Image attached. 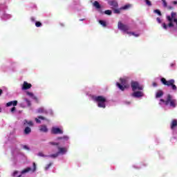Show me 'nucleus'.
Returning a JSON list of instances; mask_svg holds the SVG:
<instances>
[{
  "instance_id": "obj_1",
  "label": "nucleus",
  "mask_w": 177,
  "mask_h": 177,
  "mask_svg": "<svg viewBox=\"0 0 177 177\" xmlns=\"http://www.w3.org/2000/svg\"><path fill=\"white\" fill-rule=\"evenodd\" d=\"M118 27L119 30H121V31H123V32H126L127 34H129V35H133L134 37H139V34H135V32H129V26L128 25H125L121 21L118 22Z\"/></svg>"
},
{
  "instance_id": "obj_2",
  "label": "nucleus",
  "mask_w": 177,
  "mask_h": 177,
  "mask_svg": "<svg viewBox=\"0 0 177 177\" xmlns=\"http://www.w3.org/2000/svg\"><path fill=\"white\" fill-rule=\"evenodd\" d=\"M167 19L169 21V27H176L177 28L176 12H171V17L167 16Z\"/></svg>"
},
{
  "instance_id": "obj_3",
  "label": "nucleus",
  "mask_w": 177,
  "mask_h": 177,
  "mask_svg": "<svg viewBox=\"0 0 177 177\" xmlns=\"http://www.w3.org/2000/svg\"><path fill=\"white\" fill-rule=\"evenodd\" d=\"M161 82L163 84V85H167V86H171L172 91H174V92H176L177 87H176V85H175V80L171 79L170 80L167 81L165 78L162 77L161 79Z\"/></svg>"
},
{
  "instance_id": "obj_4",
  "label": "nucleus",
  "mask_w": 177,
  "mask_h": 177,
  "mask_svg": "<svg viewBox=\"0 0 177 177\" xmlns=\"http://www.w3.org/2000/svg\"><path fill=\"white\" fill-rule=\"evenodd\" d=\"M94 100L97 102L98 107H102V109H106V98L102 95L95 97Z\"/></svg>"
},
{
  "instance_id": "obj_5",
  "label": "nucleus",
  "mask_w": 177,
  "mask_h": 177,
  "mask_svg": "<svg viewBox=\"0 0 177 177\" xmlns=\"http://www.w3.org/2000/svg\"><path fill=\"white\" fill-rule=\"evenodd\" d=\"M116 85L120 91H124L125 88H128L129 86V84H128V79L120 78V84L117 83Z\"/></svg>"
},
{
  "instance_id": "obj_6",
  "label": "nucleus",
  "mask_w": 177,
  "mask_h": 177,
  "mask_svg": "<svg viewBox=\"0 0 177 177\" xmlns=\"http://www.w3.org/2000/svg\"><path fill=\"white\" fill-rule=\"evenodd\" d=\"M160 102H162V103H165L166 105L169 104L171 107H176V100L172 99V96L171 95H169L167 96V100H164L162 99L160 100Z\"/></svg>"
},
{
  "instance_id": "obj_7",
  "label": "nucleus",
  "mask_w": 177,
  "mask_h": 177,
  "mask_svg": "<svg viewBox=\"0 0 177 177\" xmlns=\"http://www.w3.org/2000/svg\"><path fill=\"white\" fill-rule=\"evenodd\" d=\"M67 153V148L65 147H58V152L50 156H48V157H50L51 158H56V157H58L59 154L62 156L66 154Z\"/></svg>"
},
{
  "instance_id": "obj_8",
  "label": "nucleus",
  "mask_w": 177,
  "mask_h": 177,
  "mask_svg": "<svg viewBox=\"0 0 177 177\" xmlns=\"http://www.w3.org/2000/svg\"><path fill=\"white\" fill-rule=\"evenodd\" d=\"M131 88L133 92H136V91H142L143 86L139 84L137 82H131Z\"/></svg>"
},
{
  "instance_id": "obj_9",
  "label": "nucleus",
  "mask_w": 177,
  "mask_h": 177,
  "mask_svg": "<svg viewBox=\"0 0 177 177\" xmlns=\"http://www.w3.org/2000/svg\"><path fill=\"white\" fill-rule=\"evenodd\" d=\"M30 171H32V172H35L37 171V165H35V162L33 163V169H32L31 167H27L26 169H24L22 171H21V174H27L28 172H30Z\"/></svg>"
},
{
  "instance_id": "obj_10",
  "label": "nucleus",
  "mask_w": 177,
  "mask_h": 177,
  "mask_svg": "<svg viewBox=\"0 0 177 177\" xmlns=\"http://www.w3.org/2000/svg\"><path fill=\"white\" fill-rule=\"evenodd\" d=\"M32 85L31 84H29L27 82H24L23 85L21 86L22 91H26L27 89H30L31 88Z\"/></svg>"
},
{
  "instance_id": "obj_11",
  "label": "nucleus",
  "mask_w": 177,
  "mask_h": 177,
  "mask_svg": "<svg viewBox=\"0 0 177 177\" xmlns=\"http://www.w3.org/2000/svg\"><path fill=\"white\" fill-rule=\"evenodd\" d=\"M52 133L57 135L59 133H63V130L57 127H53L51 130Z\"/></svg>"
},
{
  "instance_id": "obj_12",
  "label": "nucleus",
  "mask_w": 177,
  "mask_h": 177,
  "mask_svg": "<svg viewBox=\"0 0 177 177\" xmlns=\"http://www.w3.org/2000/svg\"><path fill=\"white\" fill-rule=\"evenodd\" d=\"M109 5L111 6L112 9H115L118 6V3L115 0H111L109 1Z\"/></svg>"
},
{
  "instance_id": "obj_13",
  "label": "nucleus",
  "mask_w": 177,
  "mask_h": 177,
  "mask_svg": "<svg viewBox=\"0 0 177 177\" xmlns=\"http://www.w3.org/2000/svg\"><path fill=\"white\" fill-rule=\"evenodd\" d=\"M132 96H133V97H142V96H143V92L136 91L132 93Z\"/></svg>"
},
{
  "instance_id": "obj_14",
  "label": "nucleus",
  "mask_w": 177,
  "mask_h": 177,
  "mask_svg": "<svg viewBox=\"0 0 177 177\" xmlns=\"http://www.w3.org/2000/svg\"><path fill=\"white\" fill-rule=\"evenodd\" d=\"M10 106H17V100L11 101L6 104L7 107H10Z\"/></svg>"
},
{
  "instance_id": "obj_15",
  "label": "nucleus",
  "mask_w": 177,
  "mask_h": 177,
  "mask_svg": "<svg viewBox=\"0 0 177 177\" xmlns=\"http://www.w3.org/2000/svg\"><path fill=\"white\" fill-rule=\"evenodd\" d=\"M39 131H40L41 132H45V133H46V132H48V127H46V125H41V126L39 127Z\"/></svg>"
},
{
  "instance_id": "obj_16",
  "label": "nucleus",
  "mask_w": 177,
  "mask_h": 177,
  "mask_svg": "<svg viewBox=\"0 0 177 177\" xmlns=\"http://www.w3.org/2000/svg\"><path fill=\"white\" fill-rule=\"evenodd\" d=\"M163 95H164V93L162 92V91L159 90L156 92V99H158V98L161 97V96H162Z\"/></svg>"
},
{
  "instance_id": "obj_17",
  "label": "nucleus",
  "mask_w": 177,
  "mask_h": 177,
  "mask_svg": "<svg viewBox=\"0 0 177 177\" xmlns=\"http://www.w3.org/2000/svg\"><path fill=\"white\" fill-rule=\"evenodd\" d=\"M24 125H28L29 127H33L34 123L32 122V121H28V120H24Z\"/></svg>"
},
{
  "instance_id": "obj_18",
  "label": "nucleus",
  "mask_w": 177,
  "mask_h": 177,
  "mask_svg": "<svg viewBox=\"0 0 177 177\" xmlns=\"http://www.w3.org/2000/svg\"><path fill=\"white\" fill-rule=\"evenodd\" d=\"M26 95H28V96H29L32 99L37 100V97H35V95H34V94L32 93H30L28 91V92H26Z\"/></svg>"
},
{
  "instance_id": "obj_19",
  "label": "nucleus",
  "mask_w": 177,
  "mask_h": 177,
  "mask_svg": "<svg viewBox=\"0 0 177 177\" xmlns=\"http://www.w3.org/2000/svg\"><path fill=\"white\" fill-rule=\"evenodd\" d=\"M45 120V118L42 117V116H39L38 118H35V120L36 121V122L37 124H40L41 123V120Z\"/></svg>"
},
{
  "instance_id": "obj_20",
  "label": "nucleus",
  "mask_w": 177,
  "mask_h": 177,
  "mask_svg": "<svg viewBox=\"0 0 177 177\" xmlns=\"http://www.w3.org/2000/svg\"><path fill=\"white\" fill-rule=\"evenodd\" d=\"M176 126H177V120H174L171 122V129H174V128H175V127Z\"/></svg>"
},
{
  "instance_id": "obj_21",
  "label": "nucleus",
  "mask_w": 177,
  "mask_h": 177,
  "mask_svg": "<svg viewBox=\"0 0 177 177\" xmlns=\"http://www.w3.org/2000/svg\"><path fill=\"white\" fill-rule=\"evenodd\" d=\"M24 132L26 135H28V133H30L31 132V128L27 127L25 128Z\"/></svg>"
},
{
  "instance_id": "obj_22",
  "label": "nucleus",
  "mask_w": 177,
  "mask_h": 177,
  "mask_svg": "<svg viewBox=\"0 0 177 177\" xmlns=\"http://www.w3.org/2000/svg\"><path fill=\"white\" fill-rule=\"evenodd\" d=\"M10 17H12V15H8V14H5L3 17V19L4 20H8V19H10Z\"/></svg>"
},
{
  "instance_id": "obj_23",
  "label": "nucleus",
  "mask_w": 177,
  "mask_h": 177,
  "mask_svg": "<svg viewBox=\"0 0 177 177\" xmlns=\"http://www.w3.org/2000/svg\"><path fill=\"white\" fill-rule=\"evenodd\" d=\"M37 113H47V112H46V110H45V109H44L43 107H41L37 110Z\"/></svg>"
},
{
  "instance_id": "obj_24",
  "label": "nucleus",
  "mask_w": 177,
  "mask_h": 177,
  "mask_svg": "<svg viewBox=\"0 0 177 177\" xmlns=\"http://www.w3.org/2000/svg\"><path fill=\"white\" fill-rule=\"evenodd\" d=\"M93 6H95V8H97V9H100V4H99V2L97 1L94 2Z\"/></svg>"
},
{
  "instance_id": "obj_25",
  "label": "nucleus",
  "mask_w": 177,
  "mask_h": 177,
  "mask_svg": "<svg viewBox=\"0 0 177 177\" xmlns=\"http://www.w3.org/2000/svg\"><path fill=\"white\" fill-rule=\"evenodd\" d=\"M57 139L58 140H62V142H64V140H67L68 139V137L67 136L59 137Z\"/></svg>"
},
{
  "instance_id": "obj_26",
  "label": "nucleus",
  "mask_w": 177,
  "mask_h": 177,
  "mask_svg": "<svg viewBox=\"0 0 177 177\" xmlns=\"http://www.w3.org/2000/svg\"><path fill=\"white\" fill-rule=\"evenodd\" d=\"M99 23H100V24H101V26H102L103 27H106V21L100 20V21H99Z\"/></svg>"
},
{
  "instance_id": "obj_27",
  "label": "nucleus",
  "mask_w": 177,
  "mask_h": 177,
  "mask_svg": "<svg viewBox=\"0 0 177 177\" xmlns=\"http://www.w3.org/2000/svg\"><path fill=\"white\" fill-rule=\"evenodd\" d=\"M25 102H26L28 106H31V102L28 99L25 98Z\"/></svg>"
},
{
  "instance_id": "obj_28",
  "label": "nucleus",
  "mask_w": 177,
  "mask_h": 177,
  "mask_svg": "<svg viewBox=\"0 0 177 177\" xmlns=\"http://www.w3.org/2000/svg\"><path fill=\"white\" fill-rule=\"evenodd\" d=\"M162 5H163L164 8H167V1L162 0Z\"/></svg>"
},
{
  "instance_id": "obj_29",
  "label": "nucleus",
  "mask_w": 177,
  "mask_h": 177,
  "mask_svg": "<svg viewBox=\"0 0 177 177\" xmlns=\"http://www.w3.org/2000/svg\"><path fill=\"white\" fill-rule=\"evenodd\" d=\"M37 156H39V157H47V156H45V155L44 154V153H42V152L38 153H37Z\"/></svg>"
},
{
  "instance_id": "obj_30",
  "label": "nucleus",
  "mask_w": 177,
  "mask_h": 177,
  "mask_svg": "<svg viewBox=\"0 0 177 177\" xmlns=\"http://www.w3.org/2000/svg\"><path fill=\"white\" fill-rule=\"evenodd\" d=\"M153 12L154 13H156L159 16H161V12L159 10H155Z\"/></svg>"
},
{
  "instance_id": "obj_31",
  "label": "nucleus",
  "mask_w": 177,
  "mask_h": 177,
  "mask_svg": "<svg viewBox=\"0 0 177 177\" xmlns=\"http://www.w3.org/2000/svg\"><path fill=\"white\" fill-rule=\"evenodd\" d=\"M35 26H36V27H41V26H42V24H41V22H39V21H37L35 23Z\"/></svg>"
},
{
  "instance_id": "obj_32",
  "label": "nucleus",
  "mask_w": 177,
  "mask_h": 177,
  "mask_svg": "<svg viewBox=\"0 0 177 177\" xmlns=\"http://www.w3.org/2000/svg\"><path fill=\"white\" fill-rule=\"evenodd\" d=\"M145 2H146V4L148 6H151V2L149 0H145Z\"/></svg>"
},
{
  "instance_id": "obj_33",
  "label": "nucleus",
  "mask_w": 177,
  "mask_h": 177,
  "mask_svg": "<svg viewBox=\"0 0 177 177\" xmlns=\"http://www.w3.org/2000/svg\"><path fill=\"white\" fill-rule=\"evenodd\" d=\"M104 13H105V15H111V10H105Z\"/></svg>"
},
{
  "instance_id": "obj_34",
  "label": "nucleus",
  "mask_w": 177,
  "mask_h": 177,
  "mask_svg": "<svg viewBox=\"0 0 177 177\" xmlns=\"http://www.w3.org/2000/svg\"><path fill=\"white\" fill-rule=\"evenodd\" d=\"M129 8H131V5H126L122 7V9H129Z\"/></svg>"
},
{
  "instance_id": "obj_35",
  "label": "nucleus",
  "mask_w": 177,
  "mask_h": 177,
  "mask_svg": "<svg viewBox=\"0 0 177 177\" xmlns=\"http://www.w3.org/2000/svg\"><path fill=\"white\" fill-rule=\"evenodd\" d=\"M23 149H24L25 150H30V147H28V146L27 145H24Z\"/></svg>"
},
{
  "instance_id": "obj_36",
  "label": "nucleus",
  "mask_w": 177,
  "mask_h": 177,
  "mask_svg": "<svg viewBox=\"0 0 177 177\" xmlns=\"http://www.w3.org/2000/svg\"><path fill=\"white\" fill-rule=\"evenodd\" d=\"M50 165H52V163H50L47 165V167H45V170L48 171V169H49V167H50Z\"/></svg>"
},
{
  "instance_id": "obj_37",
  "label": "nucleus",
  "mask_w": 177,
  "mask_h": 177,
  "mask_svg": "<svg viewBox=\"0 0 177 177\" xmlns=\"http://www.w3.org/2000/svg\"><path fill=\"white\" fill-rule=\"evenodd\" d=\"M162 26V28H163L165 30H167V28H168V26H167V24H163Z\"/></svg>"
},
{
  "instance_id": "obj_38",
  "label": "nucleus",
  "mask_w": 177,
  "mask_h": 177,
  "mask_svg": "<svg viewBox=\"0 0 177 177\" xmlns=\"http://www.w3.org/2000/svg\"><path fill=\"white\" fill-rule=\"evenodd\" d=\"M114 13H120V10L114 8Z\"/></svg>"
},
{
  "instance_id": "obj_39",
  "label": "nucleus",
  "mask_w": 177,
  "mask_h": 177,
  "mask_svg": "<svg viewBox=\"0 0 177 177\" xmlns=\"http://www.w3.org/2000/svg\"><path fill=\"white\" fill-rule=\"evenodd\" d=\"M16 111V107H12V109H11V113H13L14 111Z\"/></svg>"
},
{
  "instance_id": "obj_40",
  "label": "nucleus",
  "mask_w": 177,
  "mask_h": 177,
  "mask_svg": "<svg viewBox=\"0 0 177 177\" xmlns=\"http://www.w3.org/2000/svg\"><path fill=\"white\" fill-rule=\"evenodd\" d=\"M17 174H19V171H14L13 176H16V175H17Z\"/></svg>"
},
{
  "instance_id": "obj_41",
  "label": "nucleus",
  "mask_w": 177,
  "mask_h": 177,
  "mask_svg": "<svg viewBox=\"0 0 177 177\" xmlns=\"http://www.w3.org/2000/svg\"><path fill=\"white\" fill-rule=\"evenodd\" d=\"M156 20H157L158 23H161V19L160 18L158 17L156 19Z\"/></svg>"
},
{
  "instance_id": "obj_42",
  "label": "nucleus",
  "mask_w": 177,
  "mask_h": 177,
  "mask_svg": "<svg viewBox=\"0 0 177 177\" xmlns=\"http://www.w3.org/2000/svg\"><path fill=\"white\" fill-rule=\"evenodd\" d=\"M20 105H21V107H26V106H24V103H21Z\"/></svg>"
},
{
  "instance_id": "obj_43",
  "label": "nucleus",
  "mask_w": 177,
  "mask_h": 177,
  "mask_svg": "<svg viewBox=\"0 0 177 177\" xmlns=\"http://www.w3.org/2000/svg\"><path fill=\"white\" fill-rule=\"evenodd\" d=\"M50 145H59V143H56V142H50Z\"/></svg>"
},
{
  "instance_id": "obj_44",
  "label": "nucleus",
  "mask_w": 177,
  "mask_h": 177,
  "mask_svg": "<svg viewBox=\"0 0 177 177\" xmlns=\"http://www.w3.org/2000/svg\"><path fill=\"white\" fill-rule=\"evenodd\" d=\"M173 3L174 5H177V1H173Z\"/></svg>"
},
{
  "instance_id": "obj_45",
  "label": "nucleus",
  "mask_w": 177,
  "mask_h": 177,
  "mask_svg": "<svg viewBox=\"0 0 177 177\" xmlns=\"http://www.w3.org/2000/svg\"><path fill=\"white\" fill-rule=\"evenodd\" d=\"M153 86H157V83H153Z\"/></svg>"
},
{
  "instance_id": "obj_46",
  "label": "nucleus",
  "mask_w": 177,
  "mask_h": 177,
  "mask_svg": "<svg viewBox=\"0 0 177 177\" xmlns=\"http://www.w3.org/2000/svg\"><path fill=\"white\" fill-rule=\"evenodd\" d=\"M31 20H32V21H35V19H34V17H32Z\"/></svg>"
},
{
  "instance_id": "obj_47",
  "label": "nucleus",
  "mask_w": 177,
  "mask_h": 177,
  "mask_svg": "<svg viewBox=\"0 0 177 177\" xmlns=\"http://www.w3.org/2000/svg\"><path fill=\"white\" fill-rule=\"evenodd\" d=\"M1 95H2V90L1 89H0V96H1Z\"/></svg>"
},
{
  "instance_id": "obj_48",
  "label": "nucleus",
  "mask_w": 177,
  "mask_h": 177,
  "mask_svg": "<svg viewBox=\"0 0 177 177\" xmlns=\"http://www.w3.org/2000/svg\"><path fill=\"white\" fill-rule=\"evenodd\" d=\"M1 111H2V109L0 107V113H1Z\"/></svg>"
},
{
  "instance_id": "obj_49",
  "label": "nucleus",
  "mask_w": 177,
  "mask_h": 177,
  "mask_svg": "<svg viewBox=\"0 0 177 177\" xmlns=\"http://www.w3.org/2000/svg\"><path fill=\"white\" fill-rule=\"evenodd\" d=\"M169 9H172V7H169Z\"/></svg>"
}]
</instances>
